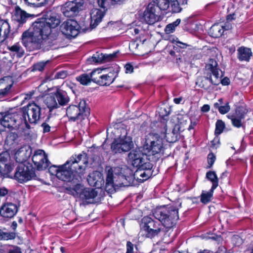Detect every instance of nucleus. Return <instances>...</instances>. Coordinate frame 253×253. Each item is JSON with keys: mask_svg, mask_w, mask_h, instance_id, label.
Returning <instances> with one entry per match:
<instances>
[{"mask_svg": "<svg viewBox=\"0 0 253 253\" xmlns=\"http://www.w3.org/2000/svg\"><path fill=\"white\" fill-rule=\"evenodd\" d=\"M70 193L75 197H79L82 200L86 201L94 199L97 196V192L94 189L84 188L80 184H77L70 188Z\"/></svg>", "mask_w": 253, "mask_h": 253, "instance_id": "ddd939ff", "label": "nucleus"}, {"mask_svg": "<svg viewBox=\"0 0 253 253\" xmlns=\"http://www.w3.org/2000/svg\"><path fill=\"white\" fill-rule=\"evenodd\" d=\"M68 75V73L66 71H61L56 73L55 78L57 79H65Z\"/></svg>", "mask_w": 253, "mask_h": 253, "instance_id": "8fccbe9b", "label": "nucleus"}, {"mask_svg": "<svg viewBox=\"0 0 253 253\" xmlns=\"http://www.w3.org/2000/svg\"><path fill=\"white\" fill-rule=\"evenodd\" d=\"M43 128V132L44 133L48 132L50 130V126L46 123H43L42 125Z\"/></svg>", "mask_w": 253, "mask_h": 253, "instance_id": "5fc2aeb1", "label": "nucleus"}, {"mask_svg": "<svg viewBox=\"0 0 253 253\" xmlns=\"http://www.w3.org/2000/svg\"><path fill=\"white\" fill-rule=\"evenodd\" d=\"M115 56L116 53L106 54L96 52L88 60L91 63L106 62L112 60Z\"/></svg>", "mask_w": 253, "mask_h": 253, "instance_id": "b1692460", "label": "nucleus"}, {"mask_svg": "<svg viewBox=\"0 0 253 253\" xmlns=\"http://www.w3.org/2000/svg\"><path fill=\"white\" fill-rule=\"evenodd\" d=\"M146 156L139 150H133L131 151L128 155V159L129 162L134 167L137 168L143 165L144 163L148 161Z\"/></svg>", "mask_w": 253, "mask_h": 253, "instance_id": "6ab92c4d", "label": "nucleus"}, {"mask_svg": "<svg viewBox=\"0 0 253 253\" xmlns=\"http://www.w3.org/2000/svg\"><path fill=\"white\" fill-rule=\"evenodd\" d=\"M60 169V166H56L55 165L49 167L48 170L49 173L53 175H56L57 177L58 172L59 171Z\"/></svg>", "mask_w": 253, "mask_h": 253, "instance_id": "c03bdc74", "label": "nucleus"}, {"mask_svg": "<svg viewBox=\"0 0 253 253\" xmlns=\"http://www.w3.org/2000/svg\"><path fill=\"white\" fill-rule=\"evenodd\" d=\"M169 11L172 13H178L181 11L182 8L177 0H170Z\"/></svg>", "mask_w": 253, "mask_h": 253, "instance_id": "ea45409f", "label": "nucleus"}, {"mask_svg": "<svg viewBox=\"0 0 253 253\" xmlns=\"http://www.w3.org/2000/svg\"><path fill=\"white\" fill-rule=\"evenodd\" d=\"M210 109V106L208 104H205L201 108V111L203 112H207Z\"/></svg>", "mask_w": 253, "mask_h": 253, "instance_id": "13d9d810", "label": "nucleus"}, {"mask_svg": "<svg viewBox=\"0 0 253 253\" xmlns=\"http://www.w3.org/2000/svg\"><path fill=\"white\" fill-rule=\"evenodd\" d=\"M55 94L56 96V100L60 106H63L68 103L69 101V98L65 92L61 91H57Z\"/></svg>", "mask_w": 253, "mask_h": 253, "instance_id": "473e14b6", "label": "nucleus"}, {"mask_svg": "<svg viewBox=\"0 0 253 253\" xmlns=\"http://www.w3.org/2000/svg\"><path fill=\"white\" fill-rule=\"evenodd\" d=\"M153 215L167 228L172 227L179 218L178 210L172 206L157 208Z\"/></svg>", "mask_w": 253, "mask_h": 253, "instance_id": "0eeeda50", "label": "nucleus"}, {"mask_svg": "<svg viewBox=\"0 0 253 253\" xmlns=\"http://www.w3.org/2000/svg\"><path fill=\"white\" fill-rule=\"evenodd\" d=\"M44 102L50 111L59 107V105L57 102L55 94H52L46 96L44 100Z\"/></svg>", "mask_w": 253, "mask_h": 253, "instance_id": "2f4dec72", "label": "nucleus"}, {"mask_svg": "<svg viewBox=\"0 0 253 253\" xmlns=\"http://www.w3.org/2000/svg\"><path fill=\"white\" fill-rule=\"evenodd\" d=\"M29 16V14L17 6V22L19 23V25L24 23Z\"/></svg>", "mask_w": 253, "mask_h": 253, "instance_id": "c9c22d12", "label": "nucleus"}, {"mask_svg": "<svg viewBox=\"0 0 253 253\" xmlns=\"http://www.w3.org/2000/svg\"><path fill=\"white\" fill-rule=\"evenodd\" d=\"M155 2L157 7L160 10H166L169 7L170 0H156Z\"/></svg>", "mask_w": 253, "mask_h": 253, "instance_id": "58836bf2", "label": "nucleus"}, {"mask_svg": "<svg viewBox=\"0 0 253 253\" xmlns=\"http://www.w3.org/2000/svg\"><path fill=\"white\" fill-rule=\"evenodd\" d=\"M78 29V23L71 19L64 22L60 26L61 32L68 38L76 37L79 33Z\"/></svg>", "mask_w": 253, "mask_h": 253, "instance_id": "a211bd4d", "label": "nucleus"}, {"mask_svg": "<svg viewBox=\"0 0 253 253\" xmlns=\"http://www.w3.org/2000/svg\"><path fill=\"white\" fill-rule=\"evenodd\" d=\"M32 161L39 170L45 169L50 164L47 155L42 150H38L35 151L32 156Z\"/></svg>", "mask_w": 253, "mask_h": 253, "instance_id": "f3484780", "label": "nucleus"}, {"mask_svg": "<svg viewBox=\"0 0 253 253\" xmlns=\"http://www.w3.org/2000/svg\"><path fill=\"white\" fill-rule=\"evenodd\" d=\"M13 160L11 154L8 150L3 152L0 154V175L4 177H10L16 179V171L13 175L10 176L9 173L13 170L14 165V163H12Z\"/></svg>", "mask_w": 253, "mask_h": 253, "instance_id": "9d476101", "label": "nucleus"}, {"mask_svg": "<svg viewBox=\"0 0 253 253\" xmlns=\"http://www.w3.org/2000/svg\"><path fill=\"white\" fill-rule=\"evenodd\" d=\"M49 62V61H42L38 62L36 64H35L33 66V71H42L43 70L45 65Z\"/></svg>", "mask_w": 253, "mask_h": 253, "instance_id": "37998d69", "label": "nucleus"}, {"mask_svg": "<svg viewBox=\"0 0 253 253\" xmlns=\"http://www.w3.org/2000/svg\"><path fill=\"white\" fill-rule=\"evenodd\" d=\"M175 42H176V44L181 48H185L188 46V45L186 43L181 42L177 40H175Z\"/></svg>", "mask_w": 253, "mask_h": 253, "instance_id": "6e6d98bb", "label": "nucleus"}, {"mask_svg": "<svg viewBox=\"0 0 253 253\" xmlns=\"http://www.w3.org/2000/svg\"><path fill=\"white\" fill-rule=\"evenodd\" d=\"M153 165L149 161L144 163L143 165L137 168L135 173V175L137 176V178L141 181H144L150 178L152 175L151 170Z\"/></svg>", "mask_w": 253, "mask_h": 253, "instance_id": "aec40b11", "label": "nucleus"}, {"mask_svg": "<svg viewBox=\"0 0 253 253\" xmlns=\"http://www.w3.org/2000/svg\"><path fill=\"white\" fill-rule=\"evenodd\" d=\"M84 4V0H69L62 6L61 11L66 17H73L83 8Z\"/></svg>", "mask_w": 253, "mask_h": 253, "instance_id": "dca6fc26", "label": "nucleus"}, {"mask_svg": "<svg viewBox=\"0 0 253 253\" xmlns=\"http://www.w3.org/2000/svg\"><path fill=\"white\" fill-rule=\"evenodd\" d=\"M237 240L238 241H239V243H241V240L242 239L238 236H234L233 237V241H234V240Z\"/></svg>", "mask_w": 253, "mask_h": 253, "instance_id": "680f3d73", "label": "nucleus"}, {"mask_svg": "<svg viewBox=\"0 0 253 253\" xmlns=\"http://www.w3.org/2000/svg\"><path fill=\"white\" fill-rule=\"evenodd\" d=\"M230 109V106L229 105V103H227L224 106H221L220 107H219V112L221 114H225L228 112Z\"/></svg>", "mask_w": 253, "mask_h": 253, "instance_id": "49530a36", "label": "nucleus"}, {"mask_svg": "<svg viewBox=\"0 0 253 253\" xmlns=\"http://www.w3.org/2000/svg\"><path fill=\"white\" fill-rule=\"evenodd\" d=\"M160 13L155 2H150L144 10L142 20L146 23L152 25L160 19Z\"/></svg>", "mask_w": 253, "mask_h": 253, "instance_id": "4468645a", "label": "nucleus"}, {"mask_svg": "<svg viewBox=\"0 0 253 253\" xmlns=\"http://www.w3.org/2000/svg\"><path fill=\"white\" fill-rule=\"evenodd\" d=\"M95 70L98 71V74L93 78V82L100 85H109L118 75L117 71L112 67L103 70L97 69Z\"/></svg>", "mask_w": 253, "mask_h": 253, "instance_id": "9b49d317", "label": "nucleus"}, {"mask_svg": "<svg viewBox=\"0 0 253 253\" xmlns=\"http://www.w3.org/2000/svg\"><path fill=\"white\" fill-rule=\"evenodd\" d=\"M87 164L85 154L72 157L64 165L60 166L57 178L64 181L80 182L85 173Z\"/></svg>", "mask_w": 253, "mask_h": 253, "instance_id": "f03ea898", "label": "nucleus"}, {"mask_svg": "<svg viewBox=\"0 0 253 253\" xmlns=\"http://www.w3.org/2000/svg\"><path fill=\"white\" fill-rule=\"evenodd\" d=\"M214 106L215 108H218V109L219 110V107H220L221 106L218 102H216L214 104Z\"/></svg>", "mask_w": 253, "mask_h": 253, "instance_id": "338daca9", "label": "nucleus"}, {"mask_svg": "<svg viewBox=\"0 0 253 253\" xmlns=\"http://www.w3.org/2000/svg\"><path fill=\"white\" fill-rule=\"evenodd\" d=\"M238 58L240 61H249L252 52L250 48L241 47L238 49Z\"/></svg>", "mask_w": 253, "mask_h": 253, "instance_id": "7c9ffc66", "label": "nucleus"}, {"mask_svg": "<svg viewBox=\"0 0 253 253\" xmlns=\"http://www.w3.org/2000/svg\"><path fill=\"white\" fill-rule=\"evenodd\" d=\"M125 68L126 73H131L133 71V67L130 64H126L125 66Z\"/></svg>", "mask_w": 253, "mask_h": 253, "instance_id": "864d4df0", "label": "nucleus"}, {"mask_svg": "<svg viewBox=\"0 0 253 253\" xmlns=\"http://www.w3.org/2000/svg\"><path fill=\"white\" fill-rule=\"evenodd\" d=\"M125 135L114 140L111 145V150L115 153L129 151L133 146L131 137L126 136V131L123 129Z\"/></svg>", "mask_w": 253, "mask_h": 253, "instance_id": "f8f14e48", "label": "nucleus"}, {"mask_svg": "<svg viewBox=\"0 0 253 253\" xmlns=\"http://www.w3.org/2000/svg\"><path fill=\"white\" fill-rule=\"evenodd\" d=\"M214 190L211 188L209 191H203L200 196V201L204 204L209 203L212 198Z\"/></svg>", "mask_w": 253, "mask_h": 253, "instance_id": "e433bc0d", "label": "nucleus"}, {"mask_svg": "<svg viewBox=\"0 0 253 253\" xmlns=\"http://www.w3.org/2000/svg\"><path fill=\"white\" fill-rule=\"evenodd\" d=\"M234 16V14H233V15H229L227 17V19L228 20H231L232 19H234V18L233 17Z\"/></svg>", "mask_w": 253, "mask_h": 253, "instance_id": "0e129e2a", "label": "nucleus"}, {"mask_svg": "<svg viewBox=\"0 0 253 253\" xmlns=\"http://www.w3.org/2000/svg\"><path fill=\"white\" fill-rule=\"evenodd\" d=\"M18 115L20 122L18 124V133L21 135H28L31 128L29 124L35 125L40 120L41 108L35 103H29L20 108Z\"/></svg>", "mask_w": 253, "mask_h": 253, "instance_id": "20e7f679", "label": "nucleus"}, {"mask_svg": "<svg viewBox=\"0 0 253 253\" xmlns=\"http://www.w3.org/2000/svg\"><path fill=\"white\" fill-rule=\"evenodd\" d=\"M114 181L115 182H114L110 186L111 188H109V190H111L112 188H115L122 186H128L130 184V178L123 174L122 171H121V173L116 177V179L114 180Z\"/></svg>", "mask_w": 253, "mask_h": 253, "instance_id": "bb28decb", "label": "nucleus"}, {"mask_svg": "<svg viewBox=\"0 0 253 253\" xmlns=\"http://www.w3.org/2000/svg\"><path fill=\"white\" fill-rule=\"evenodd\" d=\"M8 191L5 187L0 188V197H4L8 194Z\"/></svg>", "mask_w": 253, "mask_h": 253, "instance_id": "4d7b16f0", "label": "nucleus"}, {"mask_svg": "<svg viewBox=\"0 0 253 253\" xmlns=\"http://www.w3.org/2000/svg\"><path fill=\"white\" fill-rule=\"evenodd\" d=\"M11 50L13 51H16V44H13L11 46Z\"/></svg>", "mask_w": 253, "mask_h": 253, "instance_id": "774afa93", "label": "nucleus"}, {"mask_svg": "<svg viewBox=\"0 0 253 253\" xmlns=\"http://www.w3.org/2000/svg\"><path fill=\"white\" fill-rule=\"evenodd\" d=\"M224 128V123L222 120H217L215 125V134L219 135L221 134L223 132Z\"/></svg>", "mask_w": 253, "mask_h": 253, "instance_id": "79ce46f5", "label": "nucleus"}, {"mask_svg": "<svg viewBox=\"0 0 253 253\" xmlns=\"http://www.w3.org/2000/svg\"><path fill=\"white\" fill-rule=\"evenodd\" d=\"M180 19H177L174 22L168 24L166 27L165 31L169 34L172 33L175 30V27L180 24Z\"/></svg>", "mask_w": 253, "mask_h": 253, "instance_id": "a19ab883", "label": "nucleus"}, {"mask_svg": "<svg viewBox=\"0 0 253 253\" xmlns=\"http://www.w3.org/2000/svg\"><path fill=\"white\" fill-rule=\"evenodd\" d=\"M14 84L12 77L5 76L0 79V96H5L11 91Z\"/></svg>", "mask_w": 253, "mask_h": 253, "instance_id": "412c9836", "label": "nucleus"}, {"mask_svg": "<svg viewBox=\"0 0 253 253\" xmlns=\"http://www.w3.org/2000/svg\"><path fill=\"white\" fill-rule=\"evenodd\" d=\"M59 23V19L54 16H50L44 21L34 23L33 32L23 33L22 42L25 46H28L30 42L39 43L42 40L45 41V42L47 41V43H51L56 40L58 36L57 27Z\"/></svg>", "mask_w": 253, "mask_h": 253, "instance_id": "f257e3e1", "label": "nucleus"}, {"mask_svg": "<svg viewBox=\"0 0 253 253\" xmlns=\"http://www.w3.org/2000/svg\"><path fill=\"white\" fill-rule=\"evenodd\" d=\"M16 127V107L9 108L4 112H0V133L7 128L10 131L5 140L4 147L11 154L12 158L16 159V132H13Z\"/></svg>", "mask_w": 253, "mask_h": 253, "instance_id": "7ed1b4c3", "label": "nucleus"}, {"mask_svg": "<svg viewBox=\"0 0 253 253\" xmlns=\"http://www.w3.org/2000/svg\"><path fill=\"white\" fill-rule=\"evenodd\" d=\"M89 114V108L84 100L81 101L78 106L70 105L66 110L67 116L70 121L73 122L77 120H84Z\"/></svg>", "mask_w": 253, "mask_h": 253, "instance_id": "1a4fd4ad", "label": "nucleus"}, {"mask_svg": "<svg viewBox=\"0 0 253 253\" xmlns=\"http://www.w3.org/2000/svg\"><path fill=\"white\" fill-rule=\"evenodd\" d=\"M206 74L207 76L202 82V87L206 90L210 88V86L207 84L209 81L214 85H217L220 83L223 85H227L230 84V80L228 78L220 79L222 76L221 71L217 68V62L212 59L210 60L209 63L206 66Z\"/></svg>", "mask_w": 253, "mask_h": 253, "instance_id": "39448f33", "label": "nucleus"}, {"mask_svg": "<svg viewBox=\"0 0 253 253\" xmlns=\"http://www.w3.org/2000/svg\"><path fill=\"white\" fill-rule=\"evenodd\" d=\"M15 237L16 233L15 232H8L5 228L0 229V240L8 241L14 239Z\"/></svg>", "mask_w": 253, "mask_h": 253, "instance_id": "72a5a7b5", "label": "nucleus"}, {"mask_svg": "<svg viewBox=\"0 0 253 253\" xmlns=\"http://www.w3.org/2000/svg\"><path fill=\"white\" fill-rule=\"evenodd\" d=\"M133 250V245L129 241L127 242L126 244V253H132Z\"/></svg>", "mask_w": 253, "mask_h": 253, "instance_id": "603ef678", "label": "nucleus"}, {"mask_svg": "<svg viewBox=\"0 0 253 253\" xmlns=\"http://www.w3.org/2000/svg\"><path fill=\"white\" fill-rule=\"evenodd\" d=\"M178 130H179V127L177 126H175V127H174V128L172 130V134H173V136L172 137V139L171 140V142H175L178 139L179 136V133L178 132Z\"/></svg>", "mask_w": 253, "mask_h": 253, "instance_id": "a18cd8bd", "label": "nucleus"}, {"mask_svg": "<svg viewBox=\"0 0 253 253\" xmlns=\"http://www.w3.org/2000/svg\"><path fill=\"white\" fill-rule=\"evenodd\" d=\"M110 0H97L98 5L104 8H107L109 5Z\"/></svg>", "mask_w": 253, "mask_h": 253, "instance_id": "de8ad7c7", "label": "nucleus"}, {"mask_svg": "<svg viewBox=\"0 0 253 253\" xmlns=\"http://www.w3.org/2000/svg\"><path fill=\"white\" fill-rule=\"evenodd\" d=\"M206 177L212 182V190H214L218 185V179L214 171H210L207 172Z\"/></svg>", "mask_w": 253, "mask_h": 253, "instance_id": "4c0bfd02", "label": "nucleus"}, {"mask_svg": "<svg viewBox=\"0 0 253 253\" xmlns=\"http://www.w3.org/2000/svg\"><path fill=\"white\" fill-rule=\"evenodd\" d=\"M87 181L90 185L99 187L104 182L103 175L98 171H94L88 175Z\"/></svg>", "mask_w": 253, "mask_h": 253, "instance_id": "393cba45", "label": "nucleus"}, {"mask_svg": "<svg viewBox=\"0 0 253 253\" xmlns=\"http://www.w3.org/2000/svg\"><path fill=\"white\" fill-rule=\"evenodd\" d=\"M10 27L6 20H0V43L3 42L8 36Z\"/></svg>", "mask_w": 253, "mask_h": 253, "instance_id": "cd10ccee", "label": "nucleus"}, {"mask_svg": "<svg viewBox=\"0 0 253 253\" xmlns=\"http://www.w3.org/2000/svg\"><path fill=\"white\" fill-rule=\"evenodd\" d=\"M16 205L8 203L0 208V214L4 218H12L16 214Z\"/></svg>", "mask_w": 253, "mask_h": 253, "instance_id": "5701e85b", "label": "nucleus"}, {"mask_svg": "<svg viewBox=\"0 0 253 253\" xmlns=\"http://www.w3.org/2000/svg\"><path fill=\"white\" fill-rule=\"evenodd\" d=\"M183 98L182 97H180L178 98H175L173 99V101L175 104H178L181 103L182 101Z\"/></svg>", "mask_w": 253, "mask_h": 253, "instance_id": "052dcab7", "label": "nucleus"}, {"mask_svg": "<svg viewBox=\"0 0 253 253\" xmlns=\"http://www.w3.org/2000/svg\"><path fill=\"white\" fill-rule=\"evenodd\" d=\"M98 71L94 70L90 74H83L76 77V80L81 84L83 85H87L89 83H91V81L93 82V78L96 76L97 74H98Z\"/></svg>", "mask_w": 253, "mask_h": 253, "instance_id": "c85d7f7f", "label": "nucleus"}, {"mask_svg": "<svg viewBox=\"0 0 253 253\" xmlns=\"http://www.w3.org/2000/svg\"><path fill=\"white\" fill-rule=\"evenodd\" d=\"M105 170L107 172L106 186L107 188H109L114 183V180L116 179V177L121 173L122 169L120 167L112 168L109 166L106 167Z\"/></svg>", "mask_w": 253, "mask_h": 253, "instance_id": "4be33fe9", "label": "nucleus"}, {"mask_svg": "<svg viewBox=\"0 0 253 253\" xmlns=\"http://www.w3.org/2000/svg\"><path fill=\"white\" fill-rule=\"evenodd\" d=\"M238 112H239L238 110H236L235 115L228 116V118L231 120L232 125L237 127H240L242 126V121L245 118L244 114L238 113Z\"/></svg>", "mask_w": 253, "mask_h": 253, "instance_id": "c756f323", "label": "nucleus"}, {"mask_svg": "<svg viewBox=\"0 0 253 253\" xmlns=\"http://www.w3.org/2000/svg\"><path fill=\"white\" fill-rule=\"evenodd\" d=\"M11 227L13 230L16 229V221H14L12 222Z\"/></svg>", "mask_w": 253, "mask_h": 253, "instance_id": "69168bd1", "label": "nucleus"}, {"mask_svg": "<svg viewBox=\"0 0 253 253\" xmlns=\"http://www.w3.org/2000/svg\"><path fill=\"white\" fill-rule=\"evenodd\" d=\"M215 160V156L213 153H210L208 156V162L210 165L209 168H211L214 164Z\"/></svg>", "mask_w": 253, "mask_h": 253, "instance_id": "09e8293b", "label": "nucleus"}, {"mask_svg": "<svg viewBox=\"0 0 253 253\" xmlns=\"http://www.w3.org/2000/svg\"><path fill=\"white\" fill-rule=\"evenodd\" d=\"M105 13L104 11L97 9L93 8L90 12V26L92 28H95L102 21Z\"/></svg>", "mask_w": 253, "mask_h": 253, "instance_id": "a878e982", "label": "nucleus"}, {"mask_svg": "<svg viewBox=\"0 0 253 253\" xmlns=\"http://www.w3.org/2000/svg\"><path fill=\"white\" fill-rule=\"evenodd\" d=\"M143 148L146 155L154 156L158 160L163 154L164 139L157 133H149L145 137Z\"/></svg>", "mask_w": 253, "mask_h": 253, "instance_id": "423d86ee", "label": "nucleus"}, {"mask_svg": "<svg viewBox=\"0 0 253 253\" xmlns=\"http://www.w3.org/2000/svg\"><path fill=\"white\" fill-rule=\"evenodd\" d=\"M198 253H213V252L208 250H204L200 251Z\"/></svg>", "mask_w": 253, "mask_h": 253, "instance_id": "e2e57ef3", "label": "nucleus"}, {"mask_svg": "<svg viewBox=\"0 0 253 253\" xmlns=\"http://www.w3.org/2000/svg\"><path fill=\"white\" fill-rule=\"evenodd\" d=\"M0 253H5L3 250L0 248ZM8 253H16V247L12 246V249H10Z\"/></svg>", "mask_w": 253, "mask_h": 253, "instance_id": "bf43d9fd", "label": "nucleus"}, {"mask_svg": "<svg viewBox=\"0 0 253 253\" xmlns=\"http://www.w3.org/2000/svg\"><path fill=\"white\" fill-rule=\"evenodd\" d=\"M143 228L147 233L148 237L152 238L160 232L162 225L159 222L154 220L149 216H145L142 219Z\"/></svg>", "mask_w": 253, "mask_h": 253, "instance_id": "2eb2a0df", "label": "nucleus"}, {"mask_svg": "<svg viewBox=\"0 0 253 253\" xmlns=\"http://www.w3.org/2000/svg\"><path fill=\"white\" fill-rule=\"evenodd\" d=\"M47 0H24L26 3L29 4H35L37 2H39V4H43L47 2Z\"/></svg>", "mask_w": 253, "mask_h": 253, "instance_id": "3c124183", "label": "nucleus"}, {"mask_svg": "<svg viewBox=\"0 0 253 253\" xmlns=\"http://www.w3.org/2000/svg\"><path fill=\"white\" fill-rule=\"evenodd\" d=\"M32 179H37L32 165L26 161L18 163L17 165V181L23 183Z\"/></svg>", "mask_w": 253, "mask_h": 253, "instance_id": "6e6552de", "label": "nucleus"}, {"mask_svg": "<svg viewBox=\"0 0 253 253\" xmlns=\"http://www.w3.org/2000/svg\"><path fill=\"white\" fill-rule=\"evenodd\" d=\"M211 36L213 38L220 37L224 32V29L222 26L219 24H214L210 29Z\"/></svg>", "mask_w": 253, "mask_h": 253, "instance_id": "f704fd0d", "label": "nucleus"}]
</instances>
